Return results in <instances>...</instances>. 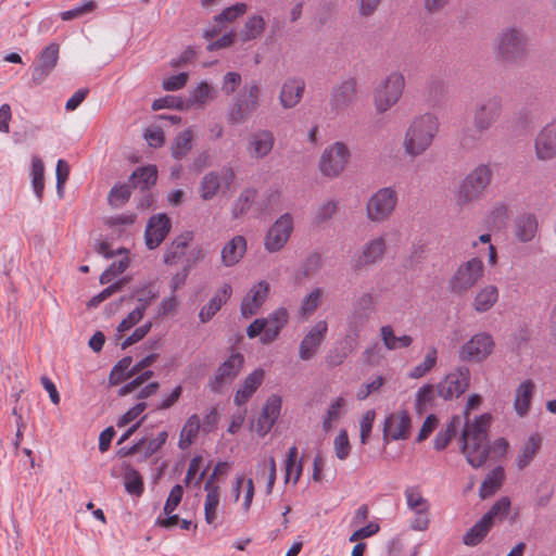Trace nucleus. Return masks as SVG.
<instances>
[{"label":"nucleus","instance_id":"obj_1","mask_svg":"<svg viewBox=\"0 0 556 556\" xmlns=\"http://www.w3.org/2000/svg\"><path fill=\"white\" fill-rule=\"evenodd\" d=\"M491 424V415L482 414L476 416L473 421L465 422L462 432V452L468 464L473 468L483 466L492 452L504 455L508 447V442L504 438L496 439L493 444L488 441V431Z\"/></svg>","mask_w":556,"mask_h":556},{"label":"nucleus","instance_id":"obj_2","mask_svg":"<svg viewBox=\"0 0 556 556\" xmlns=\"http://www.w3.org/2000/svg\"><path fill=\"white\" fill-rule=\"evenodd\" d=\"M503 100L498 94H489L476 102L472 112V129L463 131L462 143L465 147L475 144L500 118Z\"/></svg>","mask_w":556,"mask_h":556},{"label":"nucleus","instance_id":"obj_3","mask_svg":"<svg viewBox=\"0 0 556 556\" xmlns=\"http://www.w3.org/2000/svg\"><path fill=\"white\" fill-rule=\"evenodd\" d=\"M439 127V121L433 114L425 113L414 117L403 140L405 153L410 157L422 155L431 147Z\"/></svg>","mask_w":556,"mask_h":556},{"label":"nucleus","instance_id":"obj_4","mask_svg":"<svg viewBox=\"0 0 556 556\" xmlns=\"http://www.w3.org/2000/svg\"><path fill=\"white\" fill-rule=\"evenodd\" d=\"M493 49L498 62L520 64L528 55V37L519 27H505L494 38Z\"/></svg>","mask_w":556,"mask_h":556},{"label":"nucleus","instance_id":"obj_5","mask_svg":"<svg viewBox=\"0 0 556 556\" xmlns=\"http://www.w3.org/2000/svg\"><path fill=\"white\" fill-rule=\"evenodd\" d=\"M484 276V264L479 257H471L458 265L447 281V290L454 295L469 292Z\"/></svg>","mask_w":556,"mask_h":556},{"label":"nucleus","instance_id":"obj_6","mask_svg":"<svg viewBox=\"0 0 556 556\" xmlns=\"http://www.w3.org/2000/svg\"><path fill=\"white\" fill-rule=\"evenodd\" d=\"M492 179V169L488 164L476 166L460 182L457 202L468 204L481 197Z\"/></svg>","mask_w":556,"mask_h":556},{"label":"nucleus","instance_id":"obj_7","mask_svg":"<svg viewBox=\"0 0 556 556\" xmlns=\"http://www.w3.org/2000/svg\"><path fill=\"white\" fill-rule=\"evenodd\" d=\"M397 201V192L393 187L378 189L367 201V218L374 223L387 220L395 210Z\"/></svg>","mask_w":556,"mask_h":556},{"label":"nucleus","instance_id":"obj_8","mask_svg":"<svg viewBox=\"0 0 556 556\" xmlns=\"http://www.w3.org/2000/svg\"><path fill=\"white\" fill-rule=\"evenodd\" d=\"M405 86L400 72L391 73L375 90L374 102L379 113L390 110L401 98Z\"/></svg>","mask_w":556,"mask_h":556},{"label":"nucleus","instance_id":"obj_9","mask_svg":"<svg viewBox=\"0 0 556 556\" xmlns=\"http://www.w3.org/2000/svg\"><path fill=\"white\" fill-rule=\"evenodd\" d=\"M244 364V356L240 352H232L215 370L214 376L208 380L207 387L211 392L219 394L226 386L230 384L240 374Z\"/></svg>","mask_w":556,"mask_h":556},{"label":"nucleus","instance_id":"obj_10","mask_svg":"<svg viewBox=\"0 0 556 556\" xmlns=\"http://www.w3.org/2000/svg\"><path fill=\"white\" fill-rule=\"evenodd\" d=\"M470 382V370L467 366H459L437 386V393L445 401L459 397L468 389Z\"/></svg>","mask_w":556,"mask_h":556},{"label":"nucleus","instance_id":"obj_11","mask_svg":"<svg viewBox=\"0 0 556 556\" xmlns=\"http://www.w3.org/2000/svg\"><path fill=\"white\" fill-rule=\"evenodd\" d=\"M374 295L370 292L362 294L353 305V312L348 320L350 334L348 336L354 343L357 341L361 331L368 321L374 311Z\"/></svg>","mask_w":556,"mask_h":556},{"label":"nucleus","instance_id":"obj_12","mask_svg":"<svg viewBox=\"0 0 556 556\" xmlns=\"http://www.w3.org/2000/svg\"><path fill=\"white\" fill-rule=\"evenodd\" d=\"M350 157L348 147L337 141L332 146L325 149L320 157V172L328 177L338 176L345 167Z\"/></svg>","mask_w":556,"mask_h":556},{"label":"nucleus","instance_id":"obj_13","mask_svg":"<svg viewBox=\"0 0 556 556\" xmlns=\"http://www.w3.org/2000/svg\"><path fill=\"white\" fill-rule=\"evenodd\" d=\"M494 340L488 332H479L471 337L459 350L462 361L481 363L493 352Z\"/></svg>","mask_w":556,"mask_h":556},{"label":"nucleus","instance_id":"obj_14","mask_svg":"<svg viewBox=\"0 0 556 556\" xmlns=\"http://www.w3.org/2000/svg\"><path fill=\"white\" fill-rule=\"evenodd\" d=\"M292 231L293 218L291 214L285 213L268 229L264 240L265 249L270 253L280 251L288 242Z\"/></svg>","mask_w":556,"mask_h":556},{"label":"nucleus","instance_id":"obj_15","mask_svg":"<svg viewBox=\"0 0 556 556\" xmlns=\"http://www.w3.org/2000/svg\"><path fill=\"white\" fill-rule=\"evenodd\" d=\"M356 97V79L348 77L334 85L330 92L329 108L331 113L339 114L349 108Z\"/></svg>","mask_w":556,"mask_h":556},{"label":"nucleus","instance_id":"obj_16","mask_svg":"<svg viewBox=\"0 0 556 556\" xmlns=\"http://www.w3.org/2000/svg\"><path fill=\"white\" fill-rule=\"evenodd\" d=\"M60 47L52 42L43 48L37 61L31 65V79L34 84L40 85L54 70L59 60Z\"/></svg>","mask_w":556,"mask_h":556},{"label":"nucleus","instance_id":"obj_17","mask_svg":"<svg viewBox=\"0 0 556 556\" xmlns=\"http://www.w3.org/2000/svg\"><path fill=\"white\" fill-rule=\"evenodd\" d=\"M534 151L536 159L540 161H551L556 157V117L536 135Z\"/></svg>","mask_w":556,"mask_h":556},{"label":"nucleus","instance_id":"obj_18","mask_svg":"<svg viewBox=\"0 0 556 556\" xmlns=\"http://www.w3.org/2000/svg\"><path fill=\"white\" fill-rule=\"evenodd\" d=\"M328 332L326 320L317 321L304 336L299 346V357L309 361L314 357Z\"/></svg>","mask_w":556,"mask_h":556},{"label":"nucleus","instance_id":"obj_19","mask_svg":"<svg viewBox=\"0 0 556 556\" xmlns=\"http://www.w3.org/2000/svg\"><path fill=\"white\" fill-rule=\"evenodd\" d=\"M172 223L166 214L152 215L147 224L144 241L149 250L156 249L170 231Z\"/></svg>","mask_w":556,"mask_h":556},{"label":"nucleus","instance_id":"obj_20","mask_svg":"<svg viewBox=\"0 0 556 556\" xmlns=\"http://www.w3.org/2000/svg\"><path fill=\"white\" fill-rule=\"evenodd\" d=\"M410 428V416L406 409H402L396 414H390L383 425V439L397 441L405 440Z\"/></svg>","mask_w":556,"mask_h":556},{"label":"nucleus","instance_id":"obj_21","mask_svg":"<svg viewBox=\"0 0 556 556\" xmlns=\"http://www.w3.org/2000/svg\"><path fill=\"white\" fill-rule=\"evenodd\" d=\"M269 292V285L265 280L254 285L243 298L240 306L241 315L245 318L256 315L265 303Z\"/></svg>","mask_w":556,"mask_h":556},{"label":"nucleus","instance_id":"obj_22","mask_svg":"<svg viewBox=\"0 0 556 556\" xmlns=\"http://www.w3.org/2000/svg\"><path fill=\"white\" fill-rule=\"evenodd\" d=\"M275 146V136L268 129H258L248 139L247 151L252 159L261 160L270 154Z\"/></svg>","mask_w":556,"mask_h":556},{"label":"nucleus","instance_id":"obj_23","mask_svg":"<svg viewBox=\"0 0 556 556\" xmlns=\"http://www.w3.org/2000/svg\"><path fill=\"white\" fill-rule=\"evenodd\" d=\"M386 240L383 237L368 241L362 252L353 258L354 269H361L380 261L386 252Z\"/></svg>","mask_w":556,"mask_h":556},{"label":"nucleus","instance_id":"obj_24","mask_svg":"<svg viewBox=\"0 0 556 556\" xmlns=\"http://www.w3.org/2000/svg\"><path fill=\"white\" fill-rule=\"evenodd\" d=\"M513 228L514 236L519 242H531L539 230L538 217L533 213H521L515 218Z\"/></svg>","mask_w":556,"mask_h":556},{"label":"nucleus","instance_id":"obj_25","mask_svg":"<svg viewBox=\"0 0 556 556\" xmlns=\"http://www.w3.org/2000/svg\"><path fill=\"white\" fill-rule=\"evenodd\" d=\"M289 319V313L285 307H278L265 318V333L261 337L263 344L274 342Z\"/></svg>","mask_w":556,"mask_h":556},{"label":"nucleus","instance_id":"obj_26","mask_svg":"<svg viewBox=\"0 0 556 556\" xmlns=\"http://www.w3.org/2000/svg\"><path fill=\"white\" fill-rule=\"evenodd\" d=\"M305 89V81L301 77H290L288 78L280 91V103L285 109L294 108L302 98V94Z\"/></svg>","mask_w":556,"mask_h":556},{"label":"nucleus","instance_id":"obj_27","mask_svg":"<svg viewBox=\"0 0 556 556\" xmlns=\"http://www.w3.org/2000/svg\"><path fill=\"white\" fill-rule=\"evenodd\" d=\"M264 379V370L257 368L249 374L238 388L233 402L237 406L244 405L260 388Z\"/></svg>","mask_w":556,"mask_h":556},{"label":"nucleus","instance_id":"obj_28","mask_svg":"<svg viewBox=\"0 0 556 556\" xmlns=\"http://www.w3.org/2000/svg\"><path fill=\"white\" fill-rule=\"evenodd\" d=\"M232 288L229 283H225L199 312V319L205 324L210 321L224 304L230 299Z\"/></svg>","mask_w":556,"mask_h":556},{"label":"nucleus","instance_id":"obj_29","mask_svg":"<svg viewBox=\"0 0 556 556\" xmlns=\"http://www.w3.org/2000/svg\"><path fill=\"white\" fill-rule=\"evenodd\" d=\"M535 386L531 379L522 381L515 391L514 409L519 417L528 415Z\"/></svg>","mask_w":556,"mask_h":556},{"label":"nucleus","instance_id":"obj_30","mask_svg":"<svg viewBox=\"0 0 556 556\" xmlns=\"http://www.w3.org/2000/svg\"><path fill=\"white\" fill-rule=\"evenodd\" d=\"M247 251V240L243 236H236L228 241L222 250V263L233 266L240 262Z\"/></svg>","mask_w":556,"mask_h":556},{"label":"nucleus","instance_id":"obj_31","mask_svg":"<svg viewBox=\"0 0 556 556\" xmlns=\"http://www.w3.org/2000/svg\"><path fill=\"white\" fill-rule=\"evenodd\" d=\"M257 106V102H251L242 94H239L227 112V119L230 124H241L247 121Z\"/></svg>","mask_w":556,"mask_h":556},{"label":"nucleus","instance_id":"obj_32","mask_svg":"<svg viewBox=\"0 0 556 556\" xmlns=\"http://www.w3.org/2000/svg\"><path fill=\"white\" fill-rule=\"evenodd\" d=\"M498 298V288L494 285H486L477 291L472 301V307L477 313H485L495 305Z\"/></svg>","mask_w":556,"mask_h":556},{"label":"nucleus","instance_id":"obj_33","mask_svg":"<svg viewBox=\"0 0 556 556\" xmlns=\"http://www.w3.org/2000/svg\"><path fill=\"white\" fill-rule=\"evenodd\" d=\"M192 238L193 233L191 231H185L176 237L164 253V263L166 265L176 264L185 255L186 249Z\"/></svg>","mask_w":556,"mask_h":556},{"label":"nucleus","instance_id":"obj_34","mask_svg":"<svg viewBox=\"0 0 556 556\" xmlns=\"http://www.w3.org/2000/svg\"><path fill=\"white\" fill-rule=\"evenodd\" d=\"M157 180V168L155 165L138 167L131 174L129 181L132 188H140L141 191L150 190Z\"/></svg>","mask_w":556,"mask_h":556},{"label":"nucleus","instance_id":"obj_35","mask_svg":"<svg viewBox=\"0 0 556 556\" xmlns=\"http://www.w3.org/2000/svg\"><path fill=\"white\" fill-rule=\"evenodd\" d=\"M493 523L489 517H481L463 536V543L467 546L478 545L490 532Z\"/></svg>","mask_w":556,"mask_h":556},{"label":"nucleus","instance_id":"obj_36","mask_svg":"<svg viewBox=\"0 0 556 556\" xmlns=\"http://www.w3.org/2000/svg\"><path fill=\"white\" fill-rule=\"evenodd\" d=\"M45 165L42 160L34 155L31 159V167H30V177H31V188L33 191L38 200L39 203H41L43 198V190H45Z\"/></svg>","mask_w":556,"mask_h":556},{"label":"nucleus","instance_id":"obj_37","mask_svg":"<svg viewBox=\"0 0 556 556\" xmlns=\"http://www.w3.org/2000/svg\"><path fill=\"white\" fill-rule=\"evenodd\" d=\"M504 479V469L501 466L492 469L479 488V495L481 498H486L493 495L502 485Z\"/></svg>","mask_w":556,"mask_h":556},{"label":"nucleus","instance_id":"obj_38","mask_svg":"<svg viewBox=\"0 0 556 556\" xmlns=\"http://www.w3.org/2000/svg\"><path fill=\"white\" fill-rule=\"evenodd\" d=\"M541 442L542 440L539 433H532L528 438L516 460L519 469H525L531 463L541 447Z\"/></svg>","mask_w":556,"mask_h":556},{"label":"nucleus","instance_id":"obj_39","mask_svg":"<svg viewBox=\"0 0 556 556\" xmlns=\"http://www.w3.org/2000/svg\"><path fill=\"white\" fill-rule=\"evenodd\" d=\"M200 418L197 414L191 415L185 422L178 442V446L181 450H187L197 439L200 430Z\"/></svg>","mask_w":556,"mask_h":556},{"label":"nucleus","instance_id":"obj_40","mask_svg":"<svg viewBox=\"0 0 556 556\" xmlns=\"http://www.w3.org/2000/svg\"><path fill=\"white\" fill-rule=\"evenodd\" d=\"M380 333H381V339L383 341L384 346L391 351L397 350V349H403V348H408L413 342V338L410 336H407V334H403L400 337L395 336L393 328L389 325L382 326L380 329Z\"/></svg>","mask_w":556,"mask_h":556},{"label":"nucleus","instance_id":"obj_41","mask_svg":"<svg viewBox=\"0 0 556 556\" xmlns=\"http://www.w3.org/2000/svg\"><path fill=\"white\" fill-rule=\"evenodd\" d=\"M193 132L190 128L179 132L172 143V155L176 160H181L192 148Z\"/></svg>","mask_w":556,"mask_h":556},{"label":"nucleus","instance_id":"obj_42","mask_svg":"<svg viewBox=\"0 0 556 556\" xmlns=\"http://www.w3.org/2000/svg\"><path fill=\"white\" fill-rule=\"evenodd\" d=\"M132 363V358L130 356H125L119 359L112 368L109 376V386H117L126 379L132 377L134 375L129 374L130 366Z\"/></svg>","mask_w":556,"mask_h":556},{"label":"nucleus","instance_id":"obj_43","mask_svg":"<svg viewBox=\"0 0 556 556\" xmlns=\"http://www.w3.org/2000/svg\"><path fill=\"white\" fill-rule=\"evenodd\" d=\"M220 188V177L217 172L205 174L200 184L201 198L205 201L212 200Z\"/></svg>","mask_w":556,"mask_h":556},{"label":"nucleus","instance_id":"obj_44","mask_svg":"<svg viewBox=\"0 0 556 556\" xmlns=\"http://www.w3.org/2000/svg\"><path fill=\"white\" fill-rule=\"evenodd\" d=\"M131 188L128 184L113 186L108 197L109 204L113 207L123 206L131 195Z\"/></svg>","mask_w":556,"mask_h":556},{"label":"nucleus","instance_id":"obj_45","mask_svg":"<svg viewBox=\"0 0 556 556\" xmlns=\"http://www.w3.org/2000/svg\"><path fill=\"white\" fill-rule=\"evenodd\" d=\"M265 25V20L261 15H253L244 24L242 40L249 41L256 39L264 31Z\"/></svg>","mask_w":556,"mask_h":556},{"label":"nucleus","instance_id":"obj_46","mask_svg":"<svg viewBox=\"0 0 556 556\" xmlns=\"http://www.w3.org/2000/svg\"><path fill=\"white\" fill-rule=\"evenodd\" d=\"M124 485L127 493L134 496H140L144 490L142 477L134 468H130L125 472Z\"/></svg>","mask_w":556,"mask_h":556},{"label":"nucleus","instance_id":"obj_47","mask_svg":"<svg viewBox=\"0 0 556 556\" xmlns=\"http://www.w3.org/2000/svg\"><path fill=\"white\" fill-rule=\"evenodd\" d=\"M298 457V447L295 445L291 446L288 451L287 455V464H286V482L289 481L290 477L293 475V483L295 484L301 475H302V462H296Z\"/></svg>","mask_w":556,"mask_h":556},{"label":"nucleus","instance_id":"obj_48","mask_svg":"<svg viewBox=\"0 0 556 556\" xmlns=\"http://www.w3.org/2000/svg\"><path fill=\"white\" fill-rule=\"evenodd\" d=\"M407 506L415 513H428L429 505L427 500L421 495L418 488H407L405 490Z\"/></svg>","mask_w":556,"mask_h":556},{"label":"nucleus","instance_id":"obj_49","mask_svg":"<svg viewBox=\"0 0 556 556\" xmlns=\"http://www.w3.org/2000/svg\"><path fill=\"white\" fill-rule=\"evenodd\" d=\"M214 90L207 83L202 81L190 91L189 99L185 101L189 108L193 104H204L208 99L213 98Z\"/></svg>","mask_w":556,"mask_h":556},{"label":"nucleus","instance_id":"obj_50","mask_svg":"<svg viewBox=\"0 0 556 556\" xmlns=\"http://www.w3.org/2000/svg\"><path fill=\"white\" fill-rule=\"evenodd\" d=\"M459 424V417H454L452 421L447 425L445 430L440 431L437 433L434 438L433 446L437 451H443L448 443L451 442L452 438L456 434V425Z\"/></svg>","mask_w":556,"mask_h":556},{"label":"nucleus","instance_id":"obj_51","mask_svg":"<svg viewBox=\"0 0 556 556\" xmlns=\"http://www.w3.org/2000/svg\"><path fill=\"white\" fill-rule=\"evenodd\" d=\"M255 194V190L250 188L240 193L232 207L233 218H238L249 211L251 203L254 201Z\"/></svg>","mask_w":556,"mask_h":556},{"label":"nucleus","instance_id":"obj_52","mask_svg":"<svg viewBox=\"0 0 556 556\" xmlns=\"http://www.w3.org/2000/svg\"><path fill=\"white\" fill-rule=\"evenodd\" d=\"M437 364V350L434 348H431L426 356L422 363L415 366L412 371L409 372V377L413 379H418L425 376L428 371H430Z\"/></svg>","mask_w":556,"mask_h":556},{"label":"nucleus","instance_id":"obj_53","mask_svg":"<svg viewBox=\"0 0 556 556\" xmlns=\"http://www.w3.org/2000/svg\"><path fill=\"white\" fill-rule=\"evenodd\" d=\"M509 508L510 500L504 496L497 500L483 517H489V521L493 523L495 519L503 520L507 516Z\"/></svg>","mask_w":556,"mask_h":556},{"label":"nucleus","instance_id":"obj_54","mask_svg":"<svg viewBox=\"0 0 556 556\" xmlns=\"http://www.w3.org/2000/svg\"><path fill=\"white\" fill-rule=\"evenodd\" d=\"M508 220V207L504 202L496 203L490 212L489 223L493 227L500 229L506 225Z\"/></svg>","mask_w":556,"mask_h":556},{"label":"nucleus","instance_id":"obj_55","mask_svg":"<svg viewBox=\"0 0 556 556\" xmlns=\"http://www.w3.org/2000/svg\"><path fill=\"white\" fill-rule=\"evenodd\" d=\"M437 389L432 384H425L416 393V409L418 412L425 410L434 400Z\"/></svg>","mask_w":556,"mask_h":556},{"label":"nucleus","instance_id":"obj_56","mask_svg":"<svg viewBox=\"0 0 556 556\" xmlns=\"http://www.w3.org/2000/svg\"><path fill=\"white\" fill-rule=\"evenodd\" d=\"M333 448L336 456L340 460H344L350 455L351 445L349 441V435L345 429H341L338 435L333 440Z\"/></svg>","mask_w":556,"mask_h":556},{"label":"nucleus","instance_id":"obj_57","mask_svg":"<svg viewBox=\"0 0 556 556\" xmlns=\"http://www.w3.org/2000/svg\"><path fill=\"white\" fill-rule=\"evenodd\" d=\"M219 504V492L215 490L206 492L205 503H204V516L205 521L208 525H212L216 519V510Z\"/></svg>","mask_w":556,"mask_h":556},{"label":"nucleus","instance_id":"obj_58","mask_svg":"<svg viewBox=\"0 0 556 556\" xmlns=\"http://www.w3.org/2000/svg\"><path fill=\"white\" fill-rule=\"evenodd\" d=\"M96 8V3L92 0H84L71 10L63 11L60 13V17L63 21H71L74 18L81 17L88 12H91Z\"/></svg>","mask_w":556,"mask_h":556},{"label":"nucleus","instance_id":"obj_59","mask_svg":"<svg viewBox=\"0 0 556 556\" xmlns=\"http://www.w3.org/2000/svg\"><path fill=\"white\" fill-rule=\"evenodd\" d=\"M152 109L154 111L162 110V109L185 110V109H189V104H186L185 100H182L181 98L166 96L164 98L154 100L152 103Z\"/></svg>","mask_w":556,"mask_h":556},{"label":"nucleus","instance_id":"obj_60","mask_svg":"<svg viewBox=\"0 0 556 556\" xmlns=\"http://www.w3.org/2000/svg\"><path fill=\"white\" fill-rule=\"evenodd\" d=\"M321 298V289H313L302 301L301 313L302 315H311L319 305Z\"/></svg>","mask_w":556,"mask_h":556},{"label":"nucleus","instance_id":"obj_61","mask_svg":"<svg viewBox=\"0 0 556 556\" xmlns=\"http://www.w3.org/2000/svg\"><path fill=\"white\" fill-rule=\"evenodd\" d=\"M247 11L245 3H236L229 8L224 9L219 14L214 17L217 23L232 22L238 16L244 14Z\"/></svg>","mask_w":556,"mask_h":556},{"label":"nucleus","instance_id":"obj_62","mask_svg":"<svg viewBox=\"0 0 556 556\" xmlns=\"http://www.w3.org/2000/svg\"><path fill=\"white\" fill-rule=\"evenodd\" d=\"M127 282L125 278L119 279L118 281H115L114 283L104 288L99 294L94 295L88 303V306H97L108 298H110L112 294H114L117 291H121L124 285Z\"/></svg>","mask_w":556,"mask_h":556},{"label":"nucleus","instance_id":"obj_63","mask_svg":"<svg viewBox=\"0 0 556 556\" xmlns=\"http://www.w3.org/2000/svg\"><path fill=\"white\" fill-rule=\"evenodd\" d=\"M184 495V489L180 484H176L169 492V495L165 502L163 514L168 515L175 511Z\"/></svg>","mask_w":556,"mask_h":556},{"label":"nucleus","instance_id":"obj_64","mask_svg":"<svg viewBox=\"0 0 556 556\" xmlns=\"http://www.w3.org/2000/svg\"><path fill=\"white\" fill-rule=\"evenodd\" d=\"M281 409V399L278 395H270L265 402L262 414L264 416L270 417L273 420H277L280 415Z\"/></svg>","mask_w":556,"mask_h":556}]
</instances>
